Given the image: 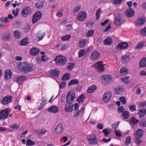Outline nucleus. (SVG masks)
Here are the masks:
<instances>
[{
	"mask_svg": "<svg viewBox=\"0 0 146 146\" xmlns=\"http://www.w3.org/2000/svg\"><path fill=\"white\" fill-rule=\"evenodd\" d=\"M17 66L19 70L23 73H28L32 70V67L26 62H19Z\"/></svg>",
	"mask_w": 146,
	"mask_h": 146,
	"instance_id": "1",
	"label": "nucleus"
},
{
	"mask_svg": "<svg viewBox=\"0 0 146 146\" xmlns=\"http://www.w3.org/2000/svg\"><path fill=\"white\" fill-rule=\"evenodd\" d=\"M75 92L74 90H69L66 95V102L68 104H70L75 99Z\"/></svg>",
	"mask_w": 146,
	"mask_h": 146,
	"instance_id": "2",
	"label": "nucleus"
},
{
	"mask_svg": "<svg viewBox=\"0 0 146 146\" xmlns=\"http://www.w3.org/2000/svg\"><path fill=\"white\" fill-rule=\"evenodd\" d=\"M55 63L58 65H63L66 63V58L62 55H59L56 56L54 59Z\"/></svg>",
	"mask_w": 146,
	"mask_h": 146,
	"instance_id": "3",
	"label": "nucleus"
},
{
	"mask_svg": "<svg viewBox=\"0 0 146 146\" xmlns=\"http://www.w3.org/2000/svg\"><path fill=\"white\" fill-rule=\"evenodd\" d=\"M87 140L90 145H94L98 143L97 138L96 136L93 134H90L87 138Z\"/></svg>",
	"mask_w": 146,
	"mask_h": 146,
	"instance_id": "4",
	"label": "nucleus"
},
{
	"mask_svg": "<svg viewBox=\"0 0 146 146\" xmlns=\"http://www.w3.org/2000/svg\"><path fill=\"white\" fill-rule=\"evenodd\" d=\"M114 24L116 26L121 25L124 22L123 16L120 14H118L115 17Z\"/></svg>",
	"mask_w": 146,
	"mask_h": 146,
	"instance_id": "5",
	"label": "nucleus"
},
{
	"mask_svg": "<svg viewBox=\"0 0 146 146\" xmlns=\"http://www.w3.org/2000/svg\"><path fill=\"white\" fill-rule=\"evenodd\" d=\"M10 110V109L8 108L5 109L2 111H0V119L3 120L7 118Z\"/></svg>",
	"mask_w": 146,
	"mask_h": 146,
	"instance_id": "6",
	"label": "nucleus"
},
{
	"mask_svg": "<svg viewBox=\"0 0 146 146\" xmlns=\"http://www.w3.org/2000/svg\"><path fill=\"white\" fill-rule=\"evenodd\" d=\"M105 64H103V62L101 61H100L95 64L94 66L95 68L97 69L98 71L99 72H102L105 70L104 68Z\"/></svg>",
	"mask_w": 146,
	"mask_h": 146,
	"instance_id": "7",
	"label": "nucleus"
},
{
	"mask_svg": "<svg viewBox=\"0 0 146 146\" xmlns=\"http://www.w3.org/2000/svg\"><path fill=\"white\" fill-rule=\"evenodd\" d=\"M42 13L39 11L36 12L33 15L32 22L33 24L37 22L41 18Z\"/></svg>",
	"mask_w": 146,
	"mask_h": 146,
	"instance_id": "8",
	"label": "nucleus"
},
{
	"mask_svg": "<svg viewBox=\"0 0 146 146\" xmlns=\"http://www.w3.org/2000/svg\"><path fill=\"white\" fill-rule=\"evenodd\" d=\"M101 79L105 84H107L110 82L112 79V77L110 75H106L103 76L101 78Z\"/></svg>",
	"mask_w": 146,
	"mask_h": 146,
	"instance_id": "9",
	"label": "nucleus"
},
{
	"mask_svg": "<svg viewBox=\"0 0 146 146\" xmlns=\"http://www.w3.org/2000/svg\"><path fill=\"white\" fill-rule=\"evenodd\" d=\"M31 13V11L30 8L27 7L26 8H24L23 9L21 15L23 17H25L27 15H30Z\"/></svg>",
	"mask_w": 146,
	"mask_h": 146,
	"instance_id": "10",
	"label": "nucleus"
},
{
	"mask_svg": "<svg viewBox=\"0 0 146 146\" xmlns=\"http://www.w3.org/2000/svg\"><path fill=\"white\" fill-rule=\"evenodd\" d=\"M111 97V93L108 91L103 96V100L106 103L110 100Z\"/></svg>",
	"mask_w": 146,
	"mask_h": 146,
	"instance_id": "11",
	"label": "nucleus"
},
{
	"mask_svg": "<svg viewBox=\"0 0 146 146\" xmlns=\"http://www.w3.org/2000/svg\"><path fill=\"white\" fill-rule=\"evenodd\" d=\"M100 54L99 53L96 51L93 52L91 54L90 59L92 61L96 60L99 58Z\"/></svg>",
	"mask_w": 146,
	"mask_h": 146,
	"instance_id": "12",
	"label": "nucleus"
},
{
	"mask_svg": "<svg viewBox=\"0 0 146 146\" xmlns=\"http://www.w3.org/2000/svg\"><path fill=\"white\" fill-rule=\"evenodd\" d=\"M12 98L11 96L9 95L3 98L1 102L3 105L7 104L11 102Z\"/></svg>",
	"mask_w": 146,
	"mask_h": 146,
	"instance_id": "13",
	"label": "nucleus"
},
{
	"mask_svg": "<svg viewBox=\"0 0 146 146\" xmlns=\"http://www.w3.org/2000/svg\"><path fill=\"white\" fill-rule=\"evenodd\" d=\"M77 20L81 21L84 20L86 18V14L84 11L79 12L77 15Z\"/></svg>",
	"mask_w": 146,
	"mask_h": 146,
	"instance_id": "14",
	"label": "nucleus"
},
{
	"mask_svg": "<svg viewBox=\"0 0 146 146\" xmlns=\"http://www.w3.org/2000/svg\"><path fill=\"white\" fill-rule=\"evenodd\" d=\"M128 46V44L127 42H124L118 44L117 46V49L118 50L127 49Z\"/></svg>",
	"mask_w": 146,
	"mask_h": 146,
	"instance_id": "15",
	"label": "nucleus"
},
{
	"mask_svg": "<svg viewBox=\"0 0 146 146\" xmlns=\"http://www.w3.org/2000/svg\"><path fill=\"white\" fill-rule=\"evenodd\" d=\"M144 134V131L141 129H138L135 133V137H142Z\"/></svg>",
	"mask_w": 146,
	"mask_h": 146,
	"instance_id": "16",
	"label": "nucleus"
},
{
	"mask_svg": "<svg viewBox=\"0 0 146 146\" xmlns=\"http://www.w3.org/2000/svg\"><path fill=\"white\" fill-rule=\"evenodd\" d=\"M26 80V77L24 76H21L18 77L15 79V81L18 83V84H21Z\"/></svg>",
	"mask_w": 146,
	"mask_h": 146,
	"instance_id": "17",
	"label": "nucleus"
},
{
	"mask_svg": "<svg viewBox=\"0 0 146 146\" xmlns=\"http://www.w3.org/2000/svg\"><path fill=\"white\" fill-rule=\"evenodd\" d=\"M146 114V109L144 108H141L138 110L137 114L141 118L143 117Z\"/></svg>",
	"mask_w": 146,
	"mask_h": 146,
	"instance_id": "18",
	"label": "nucleus"
},
{
	"mask_svg": "<svg viewBox=\"0 0 146 146\" xmlns=\"http://www.w3.org/2000/svg\"><path fill=\"white\" fill-rule=\"evenodd\" d=\"M59 71L56 69H54L53 70H51L50 71L49 73L50 74L51 76L53 78H57L59 75Z\"/></svg>",
	"mask_w": 146,
	"mask_h": 146,
	"instance_id": "19",
	"label": "nucleus"
},
{
	"mask_svg": "<svg viewBox=\"0 0 146 146\" xmlns=\"http://www.w3.org/2000/svg\"><path fill=\"white\" fill-rule=\"evenodd\" d=\"M125 13L127 17H130L133 15L134 11L132 9H129L126 10Z\"/></svg>",
	"mask_w": 146,
	"mask_h": 146,
	"instance_id": "20",
	"label": "nucleus"
},
{
	"mask_svg": "<svg viewBox=\"0 0 146 146\" xmlns=\"http://www.w3.org/2000/svg\"><path fill=\"white\" fill-rule=\"evenodd\" d=\"M40 52L39 50L36 47H33L30 50L31 54L33 56H36Z\"/></svg>",
	"mask_w": 146,
	"mask_h": 146,
	"instance_id": "21",
	"label": "nucleus"
},
{
	"mask_svg": "<svg viewBox=\"0 0 146 146\" xmlns=\"http://www.w3.org/2000/svg\"><path fill=\"white\" fill-rule=\"evenodd\" d=\"M48 111L51 113H55L58 112V108L56 106H53L49 108Z\"/></svg>",
	"mask_w": 146,
	"mask_h": 146,
	"instance_id": "22",
	"label": "nucleus"
},
{
	"mask_svg": "<svg viewBox=\"0 0 146 146\" xmlns=\"http://www.w3.org/2000/svg\"><path fill=\"white\" fill-rule=\"evenodd\" d=\"M145 21V19L144 18L138 19L135 25L137 26H141L144 24Z\"/></svg>",
	"mask_w": 146,
	"mask_h": 146,
	"instance_id": "23",
	"label": "nucleus"
},
{
	"mask_svg": "<svg viewBox=\"0 0 146 146\" xmlns=\"http://www.w3.org/2000/svg\"><path fill=\"white\" fill-rule=\"evenodd\" d=\"M73 105L67 104H66L65 110L66 112H70L73 110Z\"/></svg>",
	"mask_w": 146,
	"mask_h": 146,
	"instance_id": "24",
	"label": "nucleus"
},
{
	"mask_svg": "<svg viewBox=\"0 0 146 146\" xmlns=\"http://www.w3.org/2000/svg\"><path fill=\"white\" fill-rule=\"evenodd\" d=\"M121 61L123 64H126L130 60L129 56L128 55H125L122 56L121 58Z\"/></svg>",
	"mask_w": 146,
	"mask_h": 146,
	"instance_id": "25",
	"label": "nucleus"
},
{
	"mask_svg": "<svg viewBox=\"0 0 146 146\" xmlns=\"http://www.w3.org/2000/svg\"><path fill=\"white\" fill-rule=\"evenodd\" d=\"M139 121V120L136 119L134 117H131L128 121V123L130 125H135Z\"/></svg>",
	"mask_w": 146,
	"mask_h": 146,
	"instance_id": "26",
	"label": "nucleus"
},
{
	"mask_svg": "<svg viewBox=\"0 0 146 146\" xmlns=\"http://www.w3.org/2000/svg\"><path fill=\"white\" fill-rule=\"evenodd\" d=\"M123 92V87L121 86H117L115 89V92L116 94H118L122 93Z\"/></svg>",
	"mask_w": 146,
	"mask_h": 146,
	"instance_id": "27",
	"label": "nucleus"
},
{
	"mask_svg": "<svg viewBox=\"0 0 146 146\" xmlns=\"http://www.w3.org/2000/svg\"><path fill=\"white\" fill-rule=\"evenodd\" d=\"M11 76V73L10 70L8 69L6 70L5 72L4 78L5 79H9Z\"/></svg>",
	"mask_w": 146,
	"mask_h": 146,
	"instance_id": "28",
	"label": "nucleus"
},
{
	"mask_svg": "<svg viewBox=\"0 0 146 146\" xmlns=\"http://www.w3.org/2000/svg\"><path fill=\"white\" fill-rule=\"evenodd\" d=\"M121 117L124 119H128L130 117L129 112L126 111H123L121 114Z\"/></svg>",
	"mask_w": 146,
	"mask_h": 146,
	"instance_id": "29",
	"label": "nucleus"
},
{
	"mask_svg": "<svg viewBox=\"0 0 146 146\" xmlns=\"http://www.w3.org/2000/svg\"><path fill=\"white\" fill-rule=\"evenodd\" d=\"M139 64L140 67H146V58H142L140 61Z\"/></svg>",
	"mask_w": 146,
	"mask_h": 146,
	"instance_id": "30",
	"label": "nucleus"
},
{
	"mask_svg": "<svg viewBox=\"0 0 146 146\" xmlns=\"http://www.w3.org/2000/svg\"><path fill=\"white\" fill-rule=\"evenodd\" d=\"M28 40V38L27 37H25L23 39L20 41L21 45L26 46L28 45L29 43Z\"/></svg>",
	"mask_w": 146,
	"mask_h": 146,
	"instance_id": "31",
	"label": "nucleus"
},
{
	"mask_svg": "<svg viewBox=\"0 0 146 146\" xmlns=\"http://www.w3.org/2000/svg\"><path fill=\"white\" fill-rule=\"evenodd\" d=\"M112 40L111 38L108 37L104 40V43L106 45H110L112 44Z\"/></svg>",
	"mask_w": 146,
	"mask_h": 146,
	"instance_id": "32",
	"label": "nucleus"
},
{
	"mask_svg": "<svg viewBox=\"0 0 146 146\" xmlns=\"http://www.w3.org/2000/svg\"><path fill=\"white\" fill-rule=\"evenodd\" d=\"M78 83V80L76 79H73L71 80L68 84L69 86L72 85H77Z\"/></svg>",
	"mask_w": 146,
	"mask_h": 146,
	"instance_id": "33",
	"label": "nucleus"
},
{
	"mask_svg": "<svg viewBox=\"0 0 146 146\" xmlns=\"http://www.w3.org/2000/svg\"><path fill=\"white\" fill-rule=\"evenodd\" d=\"M96 87L95 86L92 85L91 86L88 88L87 92L90 94L91 93L96 89Z\"/></svg>",
	"mask_w": 146,
	"mask_h": 146,
	"instance_id": "34",
	"label": "nucleus"
},
{
	"mask_svg": "<svg viewBox=\"0 0 146 146\" xmlns=\"http://www.w3.org/2000/svg\"><path fill=\"white\" fill-rule=\"evenodd\" d=\"M139 125L140 127H146V120L143 119L139 123Z\"/></svg>",
	"mask_w": 146,
	"mask_h": 146,
	"instance_id": "35",
	"label": "nucleus"
},
{
	"mask_svg": "<svg viewBox=\"0 0 146 146\" xmlns=\"http://www.w3.org/2000/svg\"><path fill=\"white\" fill-rule=\"evenodd\" d=\"M120 74L124 75L127 74L128 70L125 67H123L119 70Z\"/></svg>",
	"mask_w": 146,
	"mask_h": 146,
	"instance_id": "36",
	"label": "nucleus"
},
{
	"mask_svg": "<svg viewBox=\"0 0 146 146\" xmlns=\"http://www.w3.org/2000/svg\"><path fill=\"white\" fill-rule=\"evenodd\" d=\"M63 130V128H55L53 133L54 134H58L62 133Z\"/></svg>",
	"mask_w": 146,
	"mask_h": 146,
	"instance_id": "37",
	"label": "nucleus"
},
{
	"mask_svg": "<svg viewBox=\"0 0 146 146\" xmlns=\"http://www.w3.org/2000/svg\"><path fill=\"white\" fill-rule=\"evenodd\" d=\"M85 98V96L83 94H82L79 96V97L77 99V101L79 103L81 102L82 103L84 101V99Z\"/></svg>",
	"mask_w": 146,
	"mask_h": 146,
	"instance_id": "38",
	"label": "nucleus"
},
{
	"mask_svg": "<svg viewBox=\"0 0 146 146\" xmlns=\"http://www.w3.org/2000/svg\"><path fill=\"white\" fill-rule=\"evenodd\" d=\"M86 42L85 40H81L78 43L79 46L81 48H83L86 45Z\"/></svg>",
	"mask_w": 146,
	"mask_h": 146,
	"instance_id": "39",
	"label": "nucleus"
},
{
	"mask_svg": "<svg viewBox=\"0 0 146 146\" xmlns=\"http://www.w3.org/2000/svg\"><path fill=\"white\" fill-rule=\"evenodd\" d=\"M44 2L43 1H41V2L36 3H35V5L36 7L38 9L42 8L43 7V4Z\"/></svg>",
	"mask_w": 146,
	"mask_h": 146,
	"instance_id": "40",
	"label": "nucleus"
},
{
	"mask_svg": "<svg viewBox=\"0 0 146 146\" xmlns=\"http://www.w3.org/2000/svg\"><path fill=\"white\" fill-rule=\"evenodd\" d=\"M10 37V35L8 33L3 34L2 36V38L3 40H8L9 39Z\"/></svg>",
	"mask_w": 146,
	"mask_h": 146,
	"instance_id": "41",
	"label": "nucleus"
},
{
	"mask_svg": "<svg viewBox=\"0 0 146 146\" xmlns=\"http://www.w3.org/2000/svg\"><path fill=\"white\" fill-rule=\"evenodd\" d=\"M46 132L45 129H43L41 130H39L37 131V134L40 136H42L43 134L45 133Z\"/></svg>",
	"mask_w": 146,
	"mask_h": 146,
	"instance_id": "42",
	"label": "nucleus"
},
{
	"mask_svg": "<svg viewBox=\"0 0 146 146\" xmlns=\"http://www.w3.org/2000/svg\"><path fill=\"white\" fill-rule=\"evenodd\" d=\"M14 36L16 39L19 38L21 35V33L19 31L16 30L14 32Z\"/></svg>",
	"mask_w": 146,
	"mask_h": 146,
	"instance_id": "43",
	"label": "nucleus"
},
{
	"mask_svg": "<svg viewBox=\"0 0 146 146\" xmlns=\"http://www.w3.org/2000/svg\"><path fill=\"white\" fill-rule=\"evenodd\" d=\"M69 74L66 73L62 76V80L65 81V80H68L69 79Z\"/></svg>",
	"mask_w": 146,
	"mask_h": 146,
	"instance_id": "44",
	"label": "nucleus"
},
{
	"mask_svg": "<svg viewBox=\"0 0 146 146\" xmlns=\"http://www.w3.org/2000/svg\"><path fill=\"white\" fill-rule=\"evenodd\" d=\"M101 13V10L100 9H98L96 11V20H98L100 17V15Z\"/></svg>",
	"mask_w": 146,
	"mask_h": 146,
	"instance_id": "45",
	"label": "nucleus"
},
{
	"mask_svg": "<svg viewBox=\"0 0 146 146\" xmlns=\"http://www.w3.org/2000/svg\"><path fill=\"white\" fill-rule=\"evenodd\" d=\"M85 50L82 49L80 50L78 52V56L79 57H81L83 56L85 54Z\"/></svg>",
	"mask_w": 146,
	"mask_h": 146,
	"instance_id": "46",
	"label": "nucleus"
},
{
	"mask_svg": "<svg viewBox=\"0 0 146 146\" xmlns=\"http://www.w3.org/2000/svg\"><path fill=\"white\" fill-rule=\"evenodd\" d=\"M128 107L129 110L131 112L135 111L136 110V107L134 105H133L131 106H129Z\"/></svg>",
	"mask_w": 146,
	"mask_h": 146,
	"instance_id": "47",
	"label": "nucleus"
},
{
	"mask_svg": "<svg viewBox=\"0 0 146 146\" xmlns=\"http://www.w3.org/2000/svg\"><path fill=\"white\" fill-rule=\"evenodd\" d=\"M131 137L130 136H128L125 139V144L126 145H128L131 142Z\"/></svg>",
	"mask_w": 146,
	"mask_h": 146,
	"instance_id": "48",
	"label": "nucleus"
},
{
	"mask_svg": "<svg viewBox=\"0 0 146 146\" xmlns=\"http://www.w3.org/2000/svg\"><path fill=\"white\" fill-rule=\"evenodd\" d=\"M71 36L70 35H66L62 36L61 39L62 41L67 40L69 39Z\"/></svg>",
	"mask_w": 146,
	"mask_h": 146,
	"instance_id": "49",
	"label": "nucleus"
},
{
	"mask_svg": "<svg viewBox=\"0 0 146 146\" xmlns=\"http://www.w3.org/2000/svg\"><path fill=\"white\" fill-rule=\"evenodd\" d=\"M35 143L30 139H28L26 141V145L28 146L33 145Z\"/></svg>",
	"mask_w": 146,
	"mask_h": 146,
	"instance_id": "50",
	"label": "nucleus"
},
{
	"mask_svg": "<svg viewBox=\"0 0 146 146\" xmlns=\"http://www.w3.org/2000/svg\"><path fill=\"white\" fill-rule=\"evenodd\" d=\"M75 65V64L74 63L72 62V63H69L67 67V69L68 70L70 71V70H71L74 66Z\"/></svg>",
	"mask_w": 146,
	"mask_h": 146,
	"instance_id": "51",
	"label": "nucleus"
},
{
	"mask_svg": "<svg viewBox=\"0 0 146 146\" xmlns=\"http://www.w3.org/2000/svg\"><path fill=\"white\" fill-rule=\"evenodd\" d=\"M135 142L137 145H140L142 144V141L140 139V138L135 137Z\"/></svg>",
	"mask_w": 146,
	"mask_h": 146,
	"instance_id": "52",
	"label": "nucleus"
},
{
	"mask_svg": "<svg viewBox=\"0 0 146 146\" xmlns=\"http://www.w3.org/2000/svg\"><path fill=\"white\" fill-rule=\"evenodd\" d=\"M129 78L128 76H126L124 78H121V80L125 83L126 84H129V81L127 80Z\"/></svg>",
	"mask_w": 146,
	"mask_h": 146,
	"instance_id": "53",
	"label": "nucleus"
},
{
	"mask_svg": "<svg viewBox=\"0 0 146 146\" xmlns=\"http://www.w3.org/2000/svg\"><path fill=\"white\" fill-rule=\"evenodd\" d=\"M119 100L122 104H126V99L124 97L122 96L120 97Z\"/></svg>",
	"mask_w": 146,
	"mask_h": 146,
	"instance_id": "54",
	"label": "nucleus"
},
{
	"mask_svg": "<svg viewBox=\"0 0 146 146\" xmlns=\"http://www.w3.org/2000/svg\"><path fill=\"white\" fill-rule=\"evenodd\" d=\"M94 30L92 29L88 31L86 35V36H90L94 34Z\"/></svg>",
	"mask_w": 146,
	"mask_h": 146,
	"instance_id": "55",
	"label": "nucleus"
},
{
	"mask_svg": "<svg viewBox=\"0 0 146 146\" xmlns=\"http://www.w3.org/2000/svg\"><path fill=\"white\" fill-rule=\"evenodd\" d=\"M45 104V102L44 101L42 100L41 103L38 108V109L39 110H41L44 107Z\"/></svg>",
	"mask_w": 146,
	"mask_h": 146,
	"instance_id": "56",
	"label": "nucleus"
},
{
	"mask_svg": "<svg viewBox=\"0 0 146 146\" xmlns=\"http://www.w3.org/2000/svg\"><path fill=\"white\" fill-rule=\"evenodd\" d=\"M138 105L141 108H142L146 106V101L139 103Z\"/></svg>",
	"mask_w": 146,
	"mask_h": 146,
	"instance_id": "57",
	"label": "nucleus"
},
{
	"mask_svg": "<svg viewBox=\"0 0 146 146\" xmlns=\"http://www.w3.org/2000/svg\"><path fill=\"white\" fill-rule=\"evenodd\" d=\"M125 109L124 108L121 106H119L118 108L117 111L119 113H121L124 111Z\"/></svg>",
	"mask_w": 146,
	"mask_h": 146,
	"instance_id": "58",
	"label": "nucleus"
},
{
	"mask_svg": "<svg viewBox=\"0 0 146 146\" xmlns=\"http://www.w3.org/2000/svg\"><path fill=\"white\" fill-rule=\"evenodd\" d=\"M66 82L65 81H64L63 82L60 83L59 86L60 88L62 89L64 88L65 86Z\"/></svg>",
	"mask_w": 146,
	"mask_h": 146,
	"instance_id": "59",
	"label": "nucleus"
},
{
	"mask_svg": "<svg viewBox=\"0 0 146 146\" xmlns=\"http://www.w3.org/2000/svg\"><path fill=\"white\" fill-rule=\"evenodd\" d=\"M19 11V9L18 8L16 9L15 11V10H13V14L14 15L15 17H16Z\"/></svg>",
	"mask_w": 146,
	"mask_h": 146,
	"instance_id": "60",
	"label": "nucleus"
},
{
	"mask_svg": "<svg viewBox=\"0 0 146 146\" xmlns=\"http://www.w3.org/2000/svg\"><path fill=\"white\" fill-rule=\"evenodd\" d=\"M143 45V43L140 42L138 43L136 46V48H141Z\"/></svg>",
	"mask_w": 146,
	"mask_h": 146,
	"instance_id": "61",
	"label": "nucleus"
},
{
	"mask_svg": "<svg viewBox=\"0 0 146 146\" xmlns=\"http://www.w3.org/2000/svg\"><path fill=\"white\" fill-rule=\"evenodd\" d=\"M80 8L81 7L80 6L75 7L73 9V11L74 13H76L80 10Z\"/></svg>",
	"mask_w": 146,
	"mask_h": 146,
	"instance_id": "62",
	"label": "nucleus"
},
{
	"mask_svg": "<svg viewBox=\"0 0 146 146\" xmlns=\"http://www.w3.org/2000/svg\"><path fill=\"white\" fill-rule=\"evenodd\" d=\"M141 33L144 36H146V27L140 31Z\"/></svg>",
	"mask_w": 146,
	"mask_h": 146,
	"instance_id": "63",
	"label": "nucleus"
},
{
	"mask_svg": "<svg viewBox=\"0 0 146 146\" xmlns=\"http://www.w3.org/2000/svg\"><path fill=\"white\" fill-rule=\"evenodd\" d=\"M0 21L1 22H4L5 23H7L9 21V20L8 19V17H6L4 18H1L0 19Z\"/></svg>",
	"mask_w": 146,
	"mask_h": 146,
	"instance_id": "64",
	"label": "nucleus"
}]
</instances>
